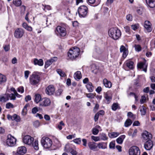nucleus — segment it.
<instances>
[{
  "mask_svg": "<svg viewBox=\"0 0 155 155\" xmlns=\"http://www.w3.org/2000/svg\"><path fill=\"white\" fill-rule=\"evenodd\" d=\"M109 36L114 40L118 39L121 35L120 30L117 28H111L108 31Z\"/></svg>",
  "mask_w": 155,
  "mask_h": 155,
  "instance_id": "1",
  "label": "nucleus"
},
{
  "mask_svg": "<svg viewBox=\"0 0 155 155\" xmlns=\"http://www.w3.org/2000/svg\"><path fill=\"white\" fill-rule=\"evenodd\" d=\"M80 52L79 48L74 47L70 48L68 53V56L71 60H74L79 56Z\"/></svg>",
  "mask_w": 155,
  "mask_h": 155,
  "instance_id": "2",
  "label": "nucleus"
},
{
  "mask_svg": "<svg viewBox=\"0 0 155 155\" xmlns=\"http://www.w3.org/2000/svg\"><path fill=\"white\" fill-rule=\"evenodd\" d=\"M65 25H59L57 27L55 30V34L57 36L64 37L67 35V32Z\"/></svg>",
  "mask_w": 155,
  "mask_h": 155,
  "instance_id": "3",
  "label": "nucleus"
},
{
  "mask_svg": "<svg viewBox=\"0 0 155 155\" xmlns=\"http://www.w3.org/2000/svg\"><path fill=\"white\" fill-rule=\"evenodd\" d=\"M41 143L43 147L45 149L49 148L52 144V140L48 137H43L41 138Z\"/></svg>",
  "mask_w": 155,
  "mask_h": 155,
  "instance_id": "4",
  "label": "nucleus"
},
{
  "mask_svg": "<svg viewBox=\"0 0 155 155\" xmlns=\"http://www.w3.org/2000/svg\"><path fill=\"white\" fill-rule=\"evenodd\" d=\"M40 77L36 72H34L31 75L29 78L30 83L32 85L38 84L40 81Z\"/></svg>",
  "mask_w": 155,
  "mask_h": 155,
  "instance_id": "5",
  "label": "nucleus"
},
{
  "mask_svg": "<svg viewBox=\"0 0 155 155\" xmlns=\"http://www.w3.org/2000/svg\"><path fill=\"white\" fill-rule=\"evenodd\" d=\"M78 12L80 17H84L87 15L88 8L85 5H81L78 8Z\"/></svg>",
  "mask_w": 155,
  "mask_h": 155,
  "instance_id": "6",
  "label": "nucleus"
},
{
  "mask_svg": "<svg viewBox=\"0 0 155 155\" xmlns=\"http://www.w3.org/2000/svg\"><path fill=\"white\" fill-rule=\"evenodd\" d=\"M16 139L14 137L12 136L10 134L8 135L6 143L8 146L10 147L14 146L16 143Z\"/></svg>",
  "mask_w": 155,
  "mask_h": 155,
  "instance_id": "7",
  "label": "nucleus"
},
{
  "mask_svg": "<svg viewBox=\"0 0 155 155\" xmlns=\"http://www.w3.org/2000/svg\"><path fill=\"white\" fill-rule=\"evenodd\" d=\"M129 155H140V151L139 148L136 146H133L129 150Z\"/></svg>",
  "mask_w": 155,
  "mask_h": 155,
  "instance_id": "8",
  "label": "nucleus"
},
{
  "mask_svg": "<svg viewBox=\"0 0 155 155\" xmlns=\"http://www.w3.org/2000/svg\"><path fill=\"white\" fill-rule=\"evenodd\" d=\"M23 141L26 144L30 145L32 143L34 140V138L28 135H26L23 137Z\"/></svg>",
  "mask_w": 155,
  "mask_h": 155,
  "instance_id": "9",
  "label": "nucleus"
},
{
  "mask_svg": "<svg viewBox=\"0 0 155 155\" xmlns=\"http://www.w3.org/2000/svg\"><path fill=\"white\" fill-rule=\"evenodd\" d=\"M24 33V30L21 28H17L14 32V37L17 38H20L23 35Z\"/></svg>",
  "mask_w": 155,
  "mask_h": 155,
  "instance_id": "10",
  "label": "nucleus"
},
{
  "mask_svg": "<svg viewBox=\"0 0 155 155\" xmlns=\"http://www.w3.org/2000/svg\"><path fill=\"white\" fill-rule=\"evenodd\" d=\"M51 101L49 99L46 97L42 99L39 103V106L42 107H47L50 105Z\"/></svg>",
  "mask_w": 155,
  "mask_h": 155,
  "instance_id": "11",
  "label": "nucleus"
},
{
  "mask_svg": "<svg viewBox=\"0 0 155 155\" xmlns=\"http://www.w3.org/2000/svg\"><path fill=\"white\" fill-rule=\"evenodd\" d=\"M142 139L144 140H149L152 138V134L146 130H145L142 134Z\"/></svg>",
  "mask_w": 155,
  "mask_h": 155,
  "instance_id": "12",
  "label": "nucleus"
},
{
  "mask_svg": "<svg viewBox=\"0 0 155 155\" xmlns=\"http://www.w3.org/2000/svg\"><path fill=\"white\" fill-rule=\"evenodd\" d=\"M8 119L12 120H15L16 122H18L20 121L21 118L20 117L16 114H14L12 116L8 114L7 116Z\"/></svg>",
  "mask_w": 155,
  "mask_h": 155,
  "instance_id": "13",
  "label": "nucleus"
},
{
  "mask_svg": "<svg viewBox=\"0 0 155 155\" xmlns=\"http://www.w3.org/2000/svg\"><path fill=\"white\" fill-rule=\"evenodd\" d=\"M147 64L145 62H141L138 63L137 67L138 68L142 69L143 71L147 72Z\"/></svg>",
  "mask_w": 155,
  "mask_h": 155,
  "instance_id": "14",
  "label": "nucleus"
},
{
  "mask_svg": "<svg viewBox=\"0 0 155 155\" xmlns=\"http://www.w3.org/2000/svg\"><path fill=\"white\" fill-rule=\"evenodd\" d=\"M55 90L53 85H50L46 88V93L48 95H51L54 92Z\"/></svg>",
  "mask_w": 155,
  "mask_h": 155,
  "instance_id": "15",
  "label": "nucleus"
},
{
  "mask_svg": "<svg viewBox=\"0 0 155 155\" xmlns=\"http://www.w3.org/2000/svg\"><path fill=\"white\" fill-rule=\"evenodd\" d=\"M88 146L89 149L94 151H96L98 150L97 148V144L95 142H90L88 143Z\"/></svg>",
  "mask_w": 155,
  "mask_h": 155,
  "instance_id": "16",
  "label": "nucleus"
},
{
  "mask_svg": "<svg viewBox=\"0 0 155 155\" xmlns=\"http://www.w3.org/2000/svg\"><path fill=\"white\" fill-rule=\"evenodd\" d=\"M153 146L152 141L151 140H149L145 142L144 144V147L147 150H150Z\"/></svg>",
  "mask_w": 155,
  "mask_h": 155,
  "instance_id": "17",
  "label": "nucleus"
},
{
  "mask_svg": "<svg viewBox=\"0 0 155 155\" xmlns=\"http://www.w3.org/2000/svg\"><path fill=\"white\" fill-rule=\"evenodd\" d=\"M26 149L25 147L21 146L18 148L17 153L19 155H23L26 153Z\"/></svg>",
  "mask_w": 155,
  "mask_h": 155,
  "instance_id": "18",
  "label": "nucleus"
},
{
  "mask_svg": "<svg viewBox=\"0 0 155 155\" xmlns=\"http://www.w3.org/2000/svg\"><path fill=\"white\" fill-rule=\"evenodd\" d=\"M57 60V57H54L47 61L45 63V67L46 68H48L51 65L53 62L56 61Z\"/></svg>",
  "mask_w": 155,
  "mask_h": 155,
  "instance_id": "19",
  "label": "nucleus"
},
{
  "mask_svg": "<svg viewBox=\"0 0 155 155\" xmlns=\"http://www.w3.org/2000/svg\"><path fill=\"white\" fill-rule=\"evenodd\" d=\"M151 24L150 22L148 21H145L144 26L148 32H150L152 30L151 27Z\"/></svg>",
  "mask_w": 155,
  "mask_h": 155,
  "instance_id": "20",
  "label": "nucleus"
},
{
  "mask_svg": "<svg viewBox=\"0 0 155 155\" xmlns=\"http://www.w3.org/2000/svg\"><path fill=\"white\" fill-rule=\"evenodd\" d=\"M9 100V94H5L0 96V102H5Z\"/></svg>",
  "mask_w": 155,
  "mask_h": 155,
  "instance_id": "21",
  "label": "nucleus"
},
{
  "mask_svg": "<svg viewBox=\"0 0 155 155\" xmlns=\"http://www.w3.org/2000/svg\"><path fill=\"white\" fill-rule=\"evenodd\" d=\"M104 97L107 101L106 103L109 104L112 99V96L110 94L109 92L105 93Z\"/></svg>",
  "mask_w": 155,
  "mask_h": 155,
  "instance_id": "22",
  "label": "nucleus"
},
{
  "mask_svg": "<svg viewBox=\"0 0 155 155\" xmlns=\"http://www.w3.org/2000/svg\"><path fill=\"white\" fill-rule=\"evenodd\" d=\"M147 5L150 8L155 7V0H146Z\"/></svg>",
  "mask_w": 155,
  "mask_h": 155,
  "instance_id": "23",
  "label": "nucleus"
},
{
  "mask_svg": "<svg viewBox=\"0 0 155 155\" xmlns=\"http://www.w3.org/2000/svg\"><path fill=\"white\" fill-rule=\"evenodd\" d=\"M125 64L127 68L130 69H132L134 68V62L130 60H127Z\"/></svg>",
  "mask_w": 155,
  "mask_h": 155,
  "instance_id": "24",
  "label": "nucleus"
},
{
  "mask_svg": "<svg viewBox=\"0 0 155 155\" xmlns=\"http://www.w3.org/2000/svg\"><path fill=\"white\" fill-rule=\"evenodd\" d=\"M34 63L35 65H38L40 66H42L43 65L44 63L43 60L41 59L38 60L37 58H35L34 59Z\"/></svg>",
  "mask_w": 155,
  "mask_h": 155,
  "instance_id": "25",
  "label": "nucleus"
},
{
  "mask_svg": "<svg viewBox=\"0 0 155 155\" xmlns=\"http://www.w3.org/2000/svg\"><path fill=\"white\" fill-rule=\"evenodd\" d=\"M97 147L99 149H105L107 148V143L103 142L99 143L97 144Z\"/></svg>",
  "mask_w": 155,
  "mask_h": 155,
  "instance_id": "26",
  "label": "nucleus"
},
{
  "mask_svg": "<svg viewBox=\"0 0 155 155\" xmlns=\"http://www.w3.org/2000/svg\"><path fill=\"white\" fill-rule=\"evenodd\" d=\"M74 77L75 80L78 81L82 77L81 72L80 71H78L75 72L74 75Z\"/></svg>",
  "mask_w": 155,
  "mask_h": 155,
  "instance_id": "27",
  "label": "nucleus"
},
{
  "mask_svg": "<svg viewBox=\"0 0 155 155\" xmlns=\"http://www.w3.org/2000/svg\"><path fill=\"white\" fill-rule=\"evenodd\" d=\"M86 87L87 89L88 92H91L93 91L94 90V87L92 85V84L91 82H89L86 85Z\"/></svg>",
  "mask_w": 155,
  "mask_h": 155,
  "instance_id": "28",
  "label": "nucleus"
},
{
  "mask_svg": "<svg viewBox=\"0 0 155 155\" xmlns=\"http://www.w3.org/2000/svg\"><path fill=\"white\" fill-rule=\"evenodd\" d=\"M41 99V96L40 94H37L35 95L34 101L36 104L40 103Z\"/></svg>",
  "mask_w": 155,
  "mask_h": 155,
  "instance_id": "29",
  "label": "nucleus"
},
{
  "mask_svg": "<svg viewBox=\"0 0 155 155\" xmlns=\"http://www.w3.org/2000/svg\"><path fill=\"white\" fill-rule=\"evenodd\" d=\"M103 83L104 85L106 87L110 88L111 87V83L106 79H104L103 80Z\"/></svg>",
  "mask_w": 155,
  "mask_h": 155,
  "instance_id": "30",
  "label": "nucleus"
},
{
  "mask_svg": "<svg viewBox=\"0 0 155 155\" xmlns=\"http://www.w3.org/2000/svg\"><path fill=\"white\" fill-rule=\"evenodd\" d=\"M125 137V135H121L116 140L117 142L118 143L120 144H122Z\"/></svg>",
  "mask_w": 155,
  "mask_h": 155,
  "instance_id": "31",
  "label": "nucleus"
},
{
  "mask_svg": "<svg viewBox=\"0 0 155 155\" xmlns=\"http://www.w3.org/2000/svg\"><path fill=\"white\" fill-rule=\"evenodd\" d=\"M22 27L26 29L27 30L31 31L32 30V28L28 26V24L25 22H24L22 24Z\"/></svg>",
  "mask_w": 155,
  "mask_h": 155,
  "instance_id": "32",
  "label": "nucleus"
},
{
  "mask_svg": "<svg viewBox=\"0 0 155 155\" xmlns=\"http://www.w3.org/2000/svg\"><path fill=\"white\" fill-rule=\"evenodd\" d=\"M22 27L26 29L27 30L31 31L32 30V28L28 26V24L25 22H24L22 24Z\"/></svg>",
  "mask_w": 155,
  "mask_h": 155,
  "instance_id": "33",
  "label": "nucleus"
},
{
  "mask_svg": "<svg viewBox=\"0 0 155 155\" xmlns=\"http://www.w3.org/2000/svg\"><path fill=\"white\" fill-rule=\"evenodd\" d=\"M120 134L118 132H113L110 133H109L108 134V136L111 138H114L117 137Z\"/></svg>",
  "mask_w": 155,
  "mask_h": 155,
  "instance_id": "34",
  "label": "nucleus"
},
{
  "mask_svg": "<svg viewBox=\"0 0 155 155\" xmlns=\"http://www.w3.org/2000/svg\"><path fill=\"white\" fill-rule=\"evenodd\" d=\"M6 81V78L5 76L0 74V84H2Z\"/></svg>",
  "mask_w": 155,
  "mask_h": 155,
  "instance_id": "35",
  "label": "nucleus"
},
{
  "mask_svg": "<svg viewBox=\"0 0 155 155\" xmlns=\"http://www.w3.org/2000/svg\"><path fill=\"white\" fill-rule=\"evenodd\" d=\"M99 137L100 140H107L108 137L107 136L106 134L104 133H102L100 134Z\"/></svg>",
  "mask_w": 155,
  "mask_h": 155,
  "instance_id": "36",
  "label": "nucleus"
},
{
  "mask_svg": "<svg viewBox=\"0 0 155 155\" xmlns=\"http://www.w3.org/2000/svg\"><path fill=\"white\" fill-rule=\"evenodd\" d=\"M28 104H27L24 107L21 112V114L22 115L25 116L27 112V107L28 106Z\"/></svg>",
  "mask_w": 155,
  "mask_h": 155,
  "instance_id": "37",
  "label": "nucleus"
},
{
  "mask_svg": "<svg viewBox=\"0 0 155 155\" xmlns=\"http://www.w3.org/2000/svg\"><path fill=\"white\" fill-rule=\"evenodd\" d=\"M141 114L142 115H144L146 113V107L143 106H142L140 108V110Z\"/></svg>",
  "mask_w": 155,
  "mask_h": 155,
  "instance_id": "38",
  "label": "nucleus"
},
{
  "mask_svg": "<svg viewBox=\"0 0 155 155\" xmlns=\"http://www.w3.org/2000/svg\"><path fill=\"white\" fill-rule=\"evenodd\" d=\"M32 145L35 150H38L39 149V147L38 140H35L32 144Z\"/></svg>",
  "mask_w": 155,
  "mask_h": 155,
  "instance_id": "39",
  "label": "nucleus"
},
{
  "mask_svg": "<svg viewBox=\"0 0 155 155\" xmlns=\"http://www.w3.org/2000/svg\"><path fill=\"white\" fill-rule=\"evenodd\" d=\"M131 120L129 119H127L124 123V126L126 127H128L130 126L132 124Z\"/></svg>",
  "mask_w": 155,
  "mask_h": 155,
  "instance_id": "40",
  "label": "nucleus"
},
{
  "mask_svg": "<svg viewBox=\"0 0 155 155\" xmlns=\"http://www.w3.org/2000/svg\"><path fill=\"white\" fill-rule=\"evenodd\" d=\"M42 6L44 7L43 9L45 12H46V10H50L51 9V6L48 5H42Z\"/></svg>",
  "mask_w": 155,
  "mask_h": 155,
  "instance_id": "41",
  "label": "nucleus"
},
{
  "mask_svg": "<svg viewBox=\"0 0 155 155\" xmlns=\"http://www.w3.org/2000/svg\"><path fill=\"white\" fill-rule=\"evenodd\" d=\"M134 48L136 51L139 52L141 51L142 48L140 45H135L134 46Z\"/></svg>",
  "mask_w": 155,
  "mask_h": 155,
  "instance_id": "42",
  "label": "nucleus"
},
{
  "mask_svg": "<svg viewBox=\"0 0 155 155\" xmlns=\"http://www.w3.org/2000/svg\"><path fill=\"white\" fill-rule=\"evenodd\" d=\"M119 107V105L117 103H114L112 106V109L115 111Z\"/></svg>",
  "mask_w": 155,
  "mask_h": 155,
  "instance_id": "43",
  "label": "nucleus"
},
{
  "mask_svg": "<svg viewBox=\"0 0 155 155\" xmlns=\"http://www.w3.org/2000/svg\"><path fill=\"white\" fill-rule=\"evenodd\" d=\"M13 3L16 6H19L21 5V0H16L13 1Z\"/></svg>",
  "mask_w": 155,
  "mask_h": 155,
  "instance_id": "44",
  "label": "nucleus"
},
{
  "mask_svg": "<svg viewBox=\"0 0 155 155\" xmlns=\"http://www.w3.org/2000/svg\"><path fill=\"white\" fill-rule=\"evenodd\" d=\"M57 72L61 76L64 77L65 76V74L64 73V72H63L61 69H57Z\"/></svg>",
  "mask_w": 155,
  "mask_h": 155,
  "instance_id": "45",
  "label": "nucleus"
},
{
  "mask_svg": "<svg viewBox=\"0 0 155 155\" xmlns=\"http://www.w3.org/2000/svg\"><path fill=\"white\" fill-rule=\"evenodd\" d=\"M127 116L133 119H134L136 117L135 115L133 114L130 112H129L127 113Z\"/></svg>",
  "mask_w": 155,
  "mask_h": 155,
  "instance_id": "46",
  "label": "nucleus"
},
{
  "mask_svg": "<svg viewBox=\"0 0 155 155\" xmlns=\"http://www.w3.org/2000/svg\"><path fill=\"white\" fill-rule=\"evenodd\" d=\"M65 124L62 121H61L60 123L58 125L57 127L58 128L59 130H61L62 128V126H64Z\"/></svg>",
  "mask_w": 155,
  "mask_h": 155,
  "instance_id": "47",
  "label": "nucleus"
},
{
  "mask_svg": "<svg viewBox=\"0 0 155 155\" xmlns=\"http://www.w3.org/2000/svg\"><path fill=\"white\" fill-rule=\"evenodd\" d=\"M5 107L7 109H9L14 107L13 104L10 102L6 104Z\"/></svg>",
  "mask_w": 155,
  "mask_h": 155,
  "instance_id": "48",
  "label": "nucleus"
},
{
  "mask_svg": "<svg viewBox=\"0 0 155 155\" xmlns=\"http://www.w3.org/2000/svg\"><path fill=\"white\" fill-rule=\"evenodd\" d=\"M10 98V99L11 100H15L16 99V97L15 95V94H9V98Z\"/></svg>",
  "mask_w": 155,
  "mask_h": 155,
  "instance_id": "49",
  "label": "nucleus"
},
{
  "mask_svg": "<svg viewBox=\"0 0 155 155\" xmlns=\"http://www.w3.org/2000/svg\"><path fill=\"white\" fill-rule=\"evenodd\" d=\"M86 95L87 97L91 98H94L95 96V94L92 93L86 94Z\"/></svg>",
  "mask_w": 155,
  "mask_h": 155,
  "instance_id": "50",
  "label": "nucleus"
},
{
  "mask_svg": "<svg viewBox=\"0 0 155 155\" xmlns=\"http://www.w3.org/2000/svg\"><path fill=\"white\" fill-rule=\"evenodd\" d=\"M3 48L5 51H8L10 50V45H5L3 46Z\"/></svg>",
  "mask_w": 155,
  "mask_h": 155,
  "instance_id": "51",
  "label": "nucleus"
},
{
  "mask_svg": "<svg viewBox=\"0 0 155 155\" xmlns=\"http://www.w3.org/2000/svg\"><path fill=\"white\" fill-rule=\"evenodd\" d=\"M91 138L92 140H94L95 142L100 140L99 137H95L93 136H92L91 137Z\"/></svg>",
  "mask_w": 155,
  "mask_h": 155,
  "instance_id": "52",
  "label": "nucleus"
},
{
  "mask_svg": "<svg viewBox=\"0 0 155 155\" xmlns=\"http://www.w3.org/2000/svg\"><path fill=\"white\" fill-rule=\"evenodd\" d=\"M99 130L95 127L93 128L92 129V133L93 134L96 135H97L99 132Z\"/></svg>",
  "mask_w": 155,
  "mask_h": 155,
  "instance_id": "53",
  "label": "nucleus"
},
{
  "mask_svg": "<svg viewBox=\"0 0 155 155\" xmlns=\"http://www.w3.org/2000/svg\"><path fill=\"white\" fill-rule=\"evenodd\" d=\"M33 125L35 127H38L40 126V123L38 120H36L33 123Z\"/></svg>",
  "mask_w": 155,
  "mask_h": 155,
  "instance_id": "54",
  "label": "nucleus"
},
{
  "mask_svg": "<svg viewBox=\"0 0 155 155\" xmlns=\"http://www.w3.org/2000/svg\"><path fill=\"white\" fill-rule=\"evenodd\" d=\"M30 73V72L28 71H25V78L26 79L28 78Z\"/></svg>",
  "mask_w": 155,
  "mask_h": 155,
  "instance_id": "55",
  "label": "nucleus"
},
{
  "mask_svg": "<svg viewBox=\"0 0 155 155\" xmlns=\"http://www.w3.org/2000/svg\"><path fill=\"white\" fill-rule=\"evenodd\" d=\"M131 28L134 30H135L139 28V25L135 24L131 26Z\"/></svg>",
  "mask_w": 155,
  "mask_h": 155,
  "instance_id": "56",
  "label": "nucleus"
},
{
  "mask_svg": "<svg viewBox=\"0 0 155 155\" xmlns=\"http://www.w3.org/2000/svg\"><path fill=\"white\" fill-rule=\"evenodd\" d=\"M115 144L114 142H111L110 143L109 148L110 149H114L115 148Z\"/></svg>",
  "mask_w": 155,
  "mask_h": 155,
  "instance_id": "57",
  "label": "nucleus"
},
{
  "mask_svg": "<svg viewBox=\"0 0 155 155\" xmlns=\"http://www.w3.org/2000/svg\"><path fill=\"white\" fill-rule=\"evenodd\" d=\"M124 28L125 29V31L128 33L130 34V27L128 26H126L124 27Z\"/></svg>",
  "mask_w": 155,
  "mask_h": 155,
  "instance_id": "58",
  "label": "nucleus"
},
{
  "mask_svg": "<svg viewBox=\"0 0 155 155\" xmlns=\"http://www.w3.org/2000/svg\"><path fill=\"white\" fill-rule=\"evenodd\" d=\"M18 91L19 92L23 93L24 92V87L22 86H21L19 87L18 89Z\"/></svg>",
  "mask_w": 155,
  "mask_h": 155,
  "instance_id": "59",
  "label": "nucleus"
},
{
  "mask_svg": "<svg viewBox=\"0 0 155 155\" xmlns=\"http://www.w3.org/2000/svg\"><path fill=\"white\" fill-rule=\"evenodd\" d=\"M127 19L129 21H132V16L130 14H128L126 16Z\"/></svg>",
  "mask_w": 155,
  "mask_h": 155,
  "instance_id": "60",
  "label": "nucleus"
},
{
  "mask_svg": "<svg viewBox=\"0 0 155 155\" xmlns=\"http://www.w3.org/2000/svg\"><path fill=\"white\" fill-rule=\"evenodd\" d=\"M146 100V98L144 96H142L140 100V102L141 104L144 103Z\"/></svg>",
  "mask_w": 155,
  "mask_h": 155,
  "instance_id": "61",
  "label": "nucleus"
},
{
  "mask_svg": "<svg viewBox=\"0 0 155 155\" xmlns=\"http://www.w3.org/2000/svg\"><path fill=\"white\" fill-rule=\"evenodd\" d=\"M74 142L77 144H80L81 142V139L80 138H78L74 139Z\"/></svg>",
  "mask_w": 155,
  "mask_h": 155,
  "instance_id": "62",
  "label": "nucleus"
},
{
  "mask_svg": "<svg viewBox=\"0 0 155 155\" xmlns=\"http://www.w3.org/2000/svg\"><path fill=\"white\" fill-rule=\"evenodd\" d=\"M120 51L122 52L127 51L126 48L124 45H121L120 48Z\"/></svg>",
  "mask_w": 155,
  "mask_h": 155,
  "instance_id": "63",
  "label": "nucleus"
},
{
  "mask_svg": "<svg viewBox=\"0 0 155 155\" xmlns=\"http://www.w3.org/2000/svg\"><path fill=\"white\" fill-rule=\"evenodd\" d=\"M38 111L37 107H34L32 110V112L33 114H35Z\"/></svg>",
  "mask_w": 155,
  "mask_h": 155,
  "instance_id": "64",
  "label": "nucleus"
}]
</instances>
